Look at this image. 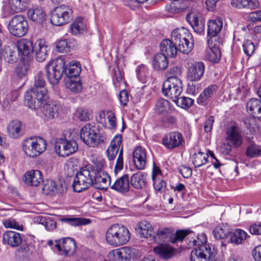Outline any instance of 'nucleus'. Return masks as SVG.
I'll return each instance as SVG.
<instances>
[{
    "label": "nucleus",
    "instance_id": "obj_1",
    "mask_svg": "<svg viewBox=\"0 0 261 261\" xmlns=\"http://www.w3.org/2000/svg\"><path fill=\"white\" fill-rule=\"evenodd\" d=\"M65 62L62 58H57L48 62L46 66L47 76L51 85H57L61 79L63 73L69 79L76 77L81 71L80 64L78 62L70 63L65 68Z\"/></svg>",
    "mask_w": 261,
    "mask_h": 261
},
{
    "label": "nucleus",
    "instance_id": "obj_2",
    "mask_svg": "<svg viewBox=\"0 0 261 261\" xmlns=\"http://www.w3.org/2000/svg\"><path fill=\"white\" fill-rule=\"evenodd\" d=\"M105 238L109 245L118 247L127 244L130 240V233L126 226L115 224L108 228Z\"/></svg>",
    "mask_w": 261,
    "mask_h": 261
},
{
    "label": "nucleus",
    "instance_id": "obj_3",
    "mask_svg": "<svg viewBox=\"0 0 261 261\" xmlns=\"http://www.w3.org/2000/svg\"><path fill=\"white\" fill-rule=\"evenodd\" d=\"M96 170L91 164L80 168L74 177L72 188L75 192H81L93 186Z\"/></svg>",
    "mask_w": 261,
    "mask_h": 261
},
{
    "label": "nucleus",
    "instance_id": "obj_4",
    "mask_svg": "<svg viewBox=\"0 0 261 261\" xmlns=\"http://www.w3.org/2000/svg\"><path fill=\"white\" fill-rule=\"evenodd\" d=\"M171 39L178 46L179 51L188 54L193 47L194 40L192 35L184 27L173 30L171 35Z\"/></svg>",
    "mask_w": 261,
    "mask_h": 261
},
{
    "label": "nucleus",
    "instance_id": "obj_5",
    "mask_svg": "<svg viewBox=\"0 0 261 261\" xmlns=\"http://www.w3.org/2000/svg\"><path fill=\"white\" fill-rule=\"evenodd\" d=\"M80 137L86 145L94 147L104 143L106 139V135L97 127L90 123L86 124L82 128Z\"/></svg>",
    "mask_w": 261,
    "mask_h": 261
},
{
    "label": "nucleus",
    "instance_id": "obj_6",
    "mask_svg": "<svg viewBox=\"0 0 261 261\" xmlns=\"http://www.w3.org/2000/svg\"><path fill=\"white\" fill-rule=\"evenodd\" d=\"M118 153V156L115 166V171H120L123 168V145L121 135H117L113 138L107 150V155L110 161H113Z\"/></svg>",
    "mask_w": 261,
    "mask_h": 261
},
{
    "label": "nucleus",
    "instance_id": "obj_7",
    "mask_svg": "<svg viewBox=\"0 0 261 261\" xmlns=\"http://www.w3.org/2000/svg\"><path fill=\"white\" fill-rule=\"evenodd\" d=\"M73 13L72 8L66 5H60L52 11L51 23L57 26L62 25L72 20Z\"/></svg>",
    "mask_w": 261,
    "mask_h": 261
},
{
    "label": "nucleus",
    "instance_id": "obj_8",
    "mask_svg": "<svg viewBox=\"0 0 261 261\" xmlns=\"http://www.w3.org/2000/svg\"><path fill=\"white\" fill-rule=\"evenodd\" d=\"M48 97V94L43 91L31 88L24 95V103L31 109H38L42 108Z\"/></svg>",
    "mask_w": 261,
    "mask_h": 261
},
{
    "label": "nucleus",
    "instance_id": "obj_9",
    "mask_svg": "<svg viewBox=\"0 0 261 261\" xmlns=\"http://www.w3.org/2000/svg\"><path fill=\"white\" fill-rule=\"evenodd\" d=\"M8 29L9 33L15 37L24 36L29 29V25L25 17L20 14L13 16L9 22Z\"/></svg>",
    "mask_w": 261,
    "mask_h": 261
},
{
    "label": "nucleus",
    "instance_id": "obj_10",
    "mask_svg": "<svg viewBox=\"0 0 261 261\" xmlns=\"http://www.w3.org/2000/svg\"><path fill=\"white\" fill-rule=\"evenodd\" d=\"M182 90V84L179 78L166 80L162 87L163 94L173 101L180 95Z\"/></svg>",
    "mask_w": 261,
    "mask_h": 261
},
{
    "label": "nucleus",
    "instance_id": "obj_11",
    "mask_svg": "<svg viewBox=\"0 0 261 261\" xmlns=\"http://www.w3.org/2000/svg\"><path fill=\"white\" fill-rule=\"evenodd\" d=\"M77 149V143L74 140L60 138L55 143V151L61 156H68L75 152Z\"/></svg>",
    "mask_w": 261,
    "mask_h": 261
},
{
    "label": "nucleus",
    "instance_id": "obj_12",
    "mask_svg": "<svg viewBox=\"0 0 261 261\" xmlns=\"http://www.w3.org/2000/svg\"><path fill=\"white\" fill-rule=\"evenodd\" d=\"M162 144L169 149L179 148L185 143L181 133L178 131L165 134L162 139Z\"/></svg>",
    "mask_w": 261,
    "mask_h": 261
},
{
    "label": "nucleus",
    "instance_id": "obj_13",
    "mask_svg": "<svg viewBox=\"0 0 261 261\" xmlns=\"http://www.w3.org/2000/svg\"><path fill=\"white\" fill-rule=\"evenodd\" d=\"M186 20L194 32L201 34L204 32L205 20L201 14L196 10H192L186 15Z\"/></svg>",
    "mask_w": 261,
    "mask_h": 261
},
{
    "label": "nucleus",
    "instance_id": "obj_14",
    "mask_svg": "<svg viewBox=\"0 0 261 261\" xmlns=\"http://www.w3.org/2000/svg\"><path fill=\"white\" fill-rule=\"evenodd\" d=\"M226 140L234 148H238L242 145L243 137L238 125H231L227 129Z\"/></svg>",
    "mask_w": 261,
    "mask_h": 261
},
{
    "label": "nucleus",
    "instance_id": "obj_15",
    "mask_svg": "<svg viewBox=\"0 0 261 261\" xmlns=\"http://www.w3.org/2000/svg\"><path fill=\"white\" fill-rule=\"evenodd\" d=\"M213 255L211 248L208 245H203L192 251L190 258L191 261H210Z\"/></svg>",
    "mask_w": 261,
    "mask_h": 261
},
{
    "label": "nucleus",
    "instance_id": "obj_16",
    "mask_svg": "<svg viewBox=\"0 0 261 261\" xmlns=\"http://www.w3.org/2000/svg\"><path fill=\"white\" fill-rule=\"evenodd\" d=\"M133 159L134 165L137 170H141L145 168L147 156L145 149L141 146L137 147L133 152Z\"/></svg>",
    "mask_w": 261,
    "mask_h": 261
},
{
    "label": "nucleus",
    "instance_id": "obj_17",
    "mask_svg": "<svg viewBox=\"0 0 261 261\" xmlns=\"http://www.w3.org/2000/svg\"><path fill=\"white\" fill-rule=\"evenodd\" d=\"M205 66L202 62H196L190 65L187 71V78L191 82L198 81L203 76Z\"/></svg>",
    "mask_w": 261,
    "mask_h": 261
},
{
    "label": "nucleus",
    "instance_id": "obj_18",
    "mask_svg": "<svg viewBox=\"0 0 261 261\" xmlns=\"http://www.w3.org/2000/svg\"><path fill=\"white\" fill-rule=\"evenodd\" d=\"M49 47L43 39H39L35 42L33 46V53L37 61L42 62L44 61L47 56Z\"/></svg>",
    "mask_w": 261,
    "mask_h": 261
},
{
    "label": "nucleus",
    "instance_id": "obj_19",
    "mask_svg": "<svg viewBox=\"0 0 261 261\" xmlns=\"http://www.w3.org/2000/svg\"><path fill=\"white\" fill-rule=\"evenodd\" d=\"M111 184V177L106 172L96 171L93 186L98 189H107Z\"/></svg>",
    "mask_w": 261,
    "mask_h": 261
},
{
    "label": "nucleus",
    "instance_id": "obj_20",
    "mask_svg": "<svg viewBox=\"0 0 261 261\" xmlns=\"http://www.w3.org/2000/svg\"><path fill=\"white\" fill-rule=\"evenodd\" d=\"M25 183L31 186L36 187L43 181V174L38 170L27 171L24 175Z\"/></svg>",
    "mask_w": 261,
    "mask_h": 261
},
{
    "label": "nucleus",
    "instance_id": "obj_21",
    "mask_svg": "<svg viewBox=\"0 0 261 261\" xmlns=\"http://www.w3.org/2000/svg\"><path fill=\"white\" fill-rule=\"evenodd\" d=\"M42 113L47 119H53L57 116L59 109V105L56 101L49 100V98L42 107Z\"/></svg>",
    "mask_w": 261,
    "mask_h": 261
},
{
    "label": "nucleus",
    "instance_id": "obj_22",
    "mask_svg": "<svg viewBox=\"0 0 261 261\" xmlns=\"http://www.w3.org/2000/svg\"><path fill=\"white\" fill-rule=\"evenodd\" d=\"M27 14L30 19L38 24H41L46 20L45 13L41 7L29 8Z\"/></svg>",
    "mask_w": 261,
    "mask_h": 261
},
{
    "label": "nucleus",
    "instance_id": "obj_23",
    "mask_svg": "<svg viewBox=\"0 0 261 261\" xmlns=\"http://www.w3.org/2000/svg\"><path fill=\"white\" fill-rule=\"evenodd\" d=\"M22 242L21 238L18 232L14 231H7L3 234V243L14 248L18 247Z\"/></svg>",
    "mask_w": 261,
    "mask_h": 261
},
{
    "label": "nucleus",
    "instance_id": "obj_24",
    "mask_svg": "<svg viewBox=\"0 0 261 261\" xmlns=\"http://www.w3.org/2000/svg\"><path fill=\"white\" fill-rule=\"evenodd\" d=\"M7 132L9 137L13 139H17L23 134L22 123L18 120L10 121L7 125Z\"/></svg>",
    "mask_w": 261,
    "mask_h": 261
},
{
    "label": "nucleus",
    "instance_id": "obj_25",
    "mask_svg": "<svg viewBox=\"0 0 261 261\" xmlns=\"http://www.w3.org/2000/svg\"><path fill=\"white\" fill-rule=\"evenodd\" d=\"M33 42L27 39H21L17 42L18 51L23 59L33 53Z\"/></svg>",
    "mask_w": 261,
    "mask_h": 261
},
{
    "label": "nucleus",
    "instance_id": "obj_26",
    "mask_svg": "<svg viewBox=\"0 0 261 261\" xmlns=\"http://www.w3.org/2000/svg\"><path fill=\"white\" fill-rule=\"evenodd\" d=\"M161 54H164L166 56L174 57L178 50V46L175 44L174 41L170 39L163 40L160 44Z\"/></svg>",
    "mask_w": 261,
    "mask_h": 261
},
{
    "label": "nucleus",
    "instance_id": "obj_27",
    "mask_svg": "<svg viewBox=\"0 0 261 261\" xmlns=\"http://www.w3.org/2000/svg\"><path fill=\"white\" fill-rule=\"evenodd\" d=\"M136 229L141 237L148 239L149 241H151L154 231L150 223L146 221H142L137 224Z\"/></svg>",
    "mask_w": 261,
    "mask_h": 261
},
{
    "label": "nucleus",
    "instance_id": "obj_28",
    "mask_svg": "<svg viewBox=\"0 0 261 261\" xmlns=\"http://www.w3.org/2000/svg\"><path fill=\"white\" fill-rule=\"evenodd\" d=\"M42 190L44 194L51 196L59 193L61 194L63 192L62 184L51 180H47L43 185Z\"/></svg>",
    "mask_w": 261,
    "mask_h": 261
},
{
    "label": "nucleus",
    "instance_id": "obj_29",
    "mask_svg": "<svg viewBox=\"0 0 261 261\" xmlns=\"http://www.w3.org/2000/svg\"><path fill=\"white\" fill-rule=\"evenodd\" d=\"M248 112L253 117L261 120V101L256 98L250 99L246 103Z\"/></svg>",
    "mask_w": 261,
    "mask_h": 261
},
{
    "label": "nucleus",
    "instance_id": "obj_30",
    "mask_svg": "<svg viewBox=\"0 0 261 261\" xmlns=\"http://www.w3.org/2000/svg\"><path fill=\"white\" fill-rule=\"evenodd\" d=\"M129 188V176L127 174L118 178L111 186V189L121 193L127 192Z\"/></svg>",
    "mask_w": 261,
    "mask_h": 261
},
{
    "label": "nucleus",
    "instance_id": "obj_31",
    "mask_svg": "<svg viewBox=\"0 0 261 261\" xmlns=\"http://www.w3.org/2000/svg\"><path fill=\"white\" fill-rule=\"evenodd\" d=\"M207 35L211 37H216L221 31L223 27V20L221 18L210 20L207 24Z\"/></svg>",
    "mask_w": 261,
    "mask_h": 261
},
{
    "label": "nucleus",
    "instance_id": "obj_32",
    "mask_svg": "<svg viewBox=\"0 0 261 261\" xmlns=\"http://www.w3.org/2000/svg\"><path fill=\"white\" fill-rule=\"evenodd\" d=\"M217 86L215 85H210L201 92L197 98V103L203 105L210 98L216 93Z\"/></svg>",
    "mask_w": 261,
    "mask_h": 261
},
{
    "label": "nucleus",
    "instance_id": "obj_33",
    "mask_svg": "<svg viewBox=\"0 0 261 261\" xmlns=\"http://www.w3.org/2000/svg\"><path fill=\"white\" fill-rule=\"evenodd\" d=\"M211 40L208 39V45L209 48L206 51V58L211 62H219L221 57V52L220 49L215 45H213L212 42H210Z\"/></svg>",
    "mask_w": 261,
    "mask_h": 261
},
{
    "label": "nucleus",
    "instance_id": "obj_34",
    "mask_svg": "<svg viewBox=\"0 0 261 261\" xmlns=\"http://www.w3.org/2000/svg\"><path fill=\"white\" fill-rule=\"evenodd\" d=\"M130 183L135 189L143 188L146 184V173L140 171L134 173L131 176Z\"/></svg>",
    "mask_w": 261,
    "mask_h": 261
},
{
    "label": "nucleus",
    "instance_id": "obj_35",
    "mask_svg": "<svg viewBox=\"0 0 261 261\" xmlns=\"http://www.w3.org/2000/svg\"><path fill=\"white\" fill-rule=\"evenodd\" d=\"M45 76L44 73L41 71H38L35 75L33 86L32 88L39 91L41 90L44 93L48 94V91L45 88Z\"/></svg>",
    "mask_w": 261,
    "mask_h": 261
},
{
    "label": "nucleus",
    "instance_id": "obj_36",
    "mask_svg": "<svg viewBox=\"0 0 261 261\" xmlns=\"http://www.w3.org/2000/svg\"><path fill=\"white\" fill-rule=\"evenodd\" d=\"M70 29L71 33L74 35L83 34L87 31V27L84 19L81 17H77L70 24Z\"/></svg>",
    "mask_w": 261,
    "mask_h": 261
},
{
    "label": "nucleus",
    "instance_id": "obj_37",
    "mask_svg": "<svg viewBox=\"0 0 261 261\" xmlns=\"http://www.w3.org/2000/svg\"><path fill=\"white\" fill-rule=\"evenodd\" d=\"M154 251L161 258L164 259L170 258L173 254V248L169 245L161 244L154 248Z\"/></svg>",
    "mask_w": 261,
    "mask_h": 261
},
{
    "label": "nucleus",
    "instance_id": "obj_38",
    "mask_svg": "<svg viewBox=\"0 0 261 261\" xmlns=\"http://www.w3.org/2000/svg\"><path fill=\"white\" fill-rule=\"evenodd\" d=\"M152 65L156 70H164L168 65V59L164 54H157L154 57Z\"/></svg>",
    "mask_w": 261,
    "mask_h": 261
},
{
    "label": "nucleus",
    "instance_id": "obj_39",
    "mask_svg": "<svg viewBox=\"0 0 261 261\" xmlns=\"http://www.w3.org/2000/svg\"><path fill=\"white\" fill-rule=\"evenodd\" d=\"M119 250L121 260L130 261L136 259L138 256V251L134 248L125 247L120 248Z\"/></svg>",
    "mask_w": 261,
    "mask_h": 261
},
{
    "label": "nucleus",
    "instance_id": "obj_40",
    "mask_svg": "<svg viewBox=\"0 0 261 261\" xmlns=\"http://www.w3.org/2000/svg\"><path fill=\"white\" fill-rule=\"evenodd\" d=\"M32 141L34 145V152L36 157L40 155L46 149L47 143L46 141L42 137L36 138H32Z\"/></svg>",
    "mask_w": 261,
    "mask_h": 261
},
{
    "label": "nucleus",
    "instance_id": "obj_41",
    "mask_svg": "<svg viewBox=\"0 0 261 261\" xmlns=\"http://www.w3.org/2000/svg\"><path fill=\"white\" fill-rule=\"evenodd\" d=\"M63 251L66 255H71L76 250V245L74 240L71 238L62 239Z\"/></svg>",
    "mask_w": 261,
    "mask_h": 261
},
{
    "label": "nucleus",
    "instance_id": "obj_42",
    "mask_svg": "<svg viewBox=\"0 0 261 261\" xmlns=\"http://www.w3.org/2000/svg\"><path fill=\"white\" fill-rule=\"evenodd\" d=\"M170 234V230L168 228L159 229L156 230L155 233L154 232L150 242L151 243L156 242L158 243L164 242Z\"/></svg>",
    "mask_w": 261,
    "mask_h": 261
},
{
    "label": "nucleus",
    "instance_id": "obj_43",
    "mask_svg": "<svg viewBox=\"0 0 261 261\" xmlns=\"http://www.w3.org/2000/svg\"><path fill=\"white\" fill-rule=\"evenodd\" d=\"M208 155L201 151L194 153L192 156V163L196 168L205 165L207 162Z\"/></svg>",
    "mask_w": 261,
    "mask_h": 261
},
{
    "label": "nucleus",
    "instance_id": "obj_44",
    "mask_svg": "<svg viewBox=\"0 0 261 261\" xmlns=\"http://www.w3.org/2000/svg\"><path fill=\"white\" fill-rule=\"evenodd\" d=\"M229 236L231 242L238 245L242 243L246 238L247 234L244 230L238 229L233 232L229 233Z\"/></svg>",
    "mask_w": 261,
    "mask_h": 261
},
{
    "label": "nucleus",
    "instance_id": "obj_45",
    "mask_svg": "<svg viewBox=\"0 0 261 261\" xmlns=\"http://www.w3.org/2000/svg\"><path fill=\"white\" fill-rule=\"evenodd\" d=\"M60 221L73 226L88 224L91 222L89 219L83 218H63L60 219Z\"/></svg>",
    "mask_w": 261,
    "mask_h": 261
},
{
    "label": "nucleus",
    "instance_id": "obj_46",
    "mask_svg": "<svg viewBox=\"0 0 261 261\" xmlns=\"http://www.w3.org/2000/svg\"><path fill=\"white\" fill-rule=\"evenodd\" d=\"M32 138L26 139L22 142V149L25 155L30 158H36Z\"/></svg>",
    "mask_w": 261,
    "mask_h": 261
},
{
    "label": "nucleus",
    "instance_id": "obj_47",
    "mask_svg": "<svg viewBox=\"0 0 261 261\" xmlns=\"http://www.w3.org/2000/svg\"><path fill=\"white\" fill-rule=\"evenodd\" d=\"M28 3L29 0H9L11 9L17 12L23 11Z\"/></svg>",
    "mask_w": 261,
    "mask_h": 261
},
{
    "label": "nucleus",
    "instance_id": "obj_48",
    "mask_svg": "<svg viewBox=\"0 0 261 261\" xmlns=\"http://www.w3.org/2000/svg\"><path fill=\"white\" fill-rule=\"evenodd\" d=\"M66 87L71 92L78 93L82 90V84L80 81H74L69 79L66 83Z\"/></svg>",
    "mask_w": 261,
    "mask_h": 261
},
{
    "label": "nucleus",
    "instance_id": "obj_49",
    "mask_svg": "<svg viewBox=\"0 0 261 261\" xmlns=\"http://www.w3.org/2000/svg\"><path fill=\"white\" fill-rule=\"evenodd\" d=\"M173 102L176 103L178 107L182 109H187L193 104L194 100L191 98L183 96L181 97H178Z\"/></svg>",
    "mask_w": 261,
    "mask_h": 261
},
{
    "label": "nucleus",
    "instance_id": "obj_50",
    "mask_svg": "<svg viewBox=\"0 0 261 261\" xmlns=\"http://www.w3.org/2000/svg\"><path fill=\"white\" fill-rule=\"evenodd\" d=\"M170 107L169 101L163 98L159 99L155 105L156 110L159 113L167 112L170 109Z\"/></svg>",
    "mask_w": 261,
    "mask_h": 261
},
{
    "label": "nucleus",
    "instance_id": "obj_51",
    "mask_svg": "<svg viewBox=\"0 0 261 261\" xmlns=\"http://www.w3.org/2000/svg\"><path fill=\"white\" fill-rule=\"evenodd\" d=\"M191 233V231L190 230H178L174 235L170 237V241L172 244L176 243L178 242H181L186 236Z\"/></svg>",
    "mask_w": 261,
    "mask_h": 261
},
{
    "label": "nucleus",
    "instance_id": "obj_52",
    "mask_svg": "<svg viewBox=\"0 0 261 261\" xmlns=\"http://www.w3.org/2000/svg\"><path fill=\"white\" fill-rule=\"evenodd\" d=\"M207 238L206 236L204 233H201L198 234L196 239H192V240L189 241V245L190 247L198 246L201 247L203 245H207L205 243L206 242Z\"/></svg>",
    "mask_w": 261,
    "mask_h": 261
},
{
    "label": "nucleus",
    "instance_id": "obj_53",
    "mask_svg": "<svg viewBox=\"0 0 261 261\" xmlns=\"http://www.w3.org/2000/svg\"><path fill=\"white\" fill-rule=\"evenodd\" d=\"M246 155L250 158H255L261 155V147L255 144H251L246 151Z\"/></svg>",
    "mask_w": 261,
    "mask_h": 261
},
{
    "label": "nucleus",
    "instance_id": "obj_54",
    "mask_svg": "<svg viewBox=\"0 0 261 261\" xmlns=\"http://www.w3.org/2000/svg\"><path fill=\"white\" fill-rule=\"evenodd\" d=\"M4 59L9 63L13 64L16 62L17 54L14 50H12L9 47L5 48V53L4 54Z\"/></svg>",
    "mask_w": 261,
    "mask_h": 261
},
{
    "label": "nucleus",
    "instance_id": "obj_55",
    "mask_svg": "<svg viewBox=\"0 0 261 261\" xmlns=\"http://www.w3.org/2000/svg\"><path fill=\"white\" fill-rule=\"evenodd\" d=\"M153 188L157 193H163L166 189V182L162 178H158L152 179Z\"/></svg>",
    "mask_w": 261,
    "mask_h": 261
},
{
    "label": "nucleus",
    "instance_id": "obj_56",
    "mask_svg": "<svg viewBox=\"0 0 261 261\" xmlns=\"http://www.w3.org/2000/svg\"><path fill=\"white\" fill-rule=\"evenodd\" d=\"M136 71L138 80L142 83H145L147 72L146 66L144 64L140 65L137 67Z\"/></svg>",
    "mask_w": 261,
    "mask_h": 261
},
{
    "label": "nucleus",
    "instance_id": "obj_57",
    "mask_svg": "<svg viewBox=\"0 0 261 261\" xmlns=\"http://www.w3.org/2000/svg\"><path fill=\"white\" fill-rule=\"evenodd\" d=\"M243 48L244 53L249 57L252 55L255 51L254 44L249 40H246L244 42Z\"/></svg>",
    "mask_w": 261,
    "mask_h": 261
},
{
    "label": "nucleus",
    "instance_id": "obj_58",
    "mask_svg": "<svg viewBox=\"0 0 261 261\" xmlns=\"http://www.w3.org/2000/svg\"><path fill=\"white\" fill-rule=\"evenodd\" d=\"M29 69V66L28 64L21 63L16 67L15 72L18 77L22 78L27 74Z\"/></svg>",
    "mask_w": 261,
    "mask_h": 261
},
{
    "label": "nucleus",
    "instance_id": "obj_59",
    "mask_svg": "<svg viewBox=\"0 0 261 261\" xmlns=\"http://www.w3.org/2000/svg\"><path fill=\"white\" fill-rule=\"evenodd\" d=\"M181 68L177 66H173L170 68L166 72L167 80L173 78H179L178 76L181 74Z\"/></svg>",
    "mask_w": 261,
    "mask_h": 261
},
{
    "label": "nucleus",
    "instance_id": "obj_60",
    "mask_svg": "<svg viewBox=\"0 0 261 261\" xmlns=\"http://www.w3.org/2000/svg\"><path fill=\"white\" fill-rule=\"evenodd\" d=\"M5 227L13 228L19 230L23 229V226L20 225L15 219H9L4 222Z\"/></svg>",
    "mask_w": 261,
    "mask_h": 261
},
{
    "label": "nucleus",
    "instance_id": "obj_61",
    "mask_svg": "<svg viewBox=\"0 0 261 261\" xmlns=\"http://www.w3.org/2000/svg\"><path fill=\"white\" fill-rule=\"evenodd\" d=\"M172 1V2L170 4H168L166 6V10L172 13H176L179 12L180 9L181 8L179 7V2L177 0Z\"/></svg>",
    "mask_w": 261,
    "mask_h": 261
},
{
    "label": "nucleus",
    "instance_id": "obj_62",
    "mask_svg": "<svg viewBox=\"0 0 261 261\" xmlns=\"http://www.w3.org/2000/svg\"><path fill=\"white\" fill-rule=\"evenodd\" d=\"M56 48L59 52H67L69 51L71 46L70 43H68L66 40H62L58 42Z\"/></svg>",
    "mask_w": 261,
    "mask_h": 261
},
{
    "label": "nucleus",
    "instance_id": "obj_63",
    "mask_svg": "<svg viewBox=\"0 0 261 261\" xmlns=\"http://www.w3.org/2000/svg\"><path fill=\"white\" fill-rule=\"evenodd\" d=\"M77 117L82 121H87L90 120V113L87 109H80L77 111Z\"/></svg>",
    "mask_w": 261,
    "mask_h": 261
},
{
    "label": "nucleus",
    "instance_id": "obj_64",
    "mask_svg": "<svg viewBox=\"0 0 261 261\" xmlns=\"http://www.w3.org/2000/svg\"><path fill=\"white\" fill-rule=\"evenodd\" d=\"M229 232L227 230H224V229L221 227H216L213 230V234L215 238L217 239H222L226 237L227 234Z\"/></svg>",
    "mask_w": 261,
    "mask_h": 261
}]
</instances>
